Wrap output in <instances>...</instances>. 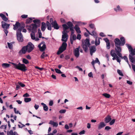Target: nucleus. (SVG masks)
Here are the masks:
<instances>
[{"mask_svg": "<svg viewBox=\"0 0 135 135\" xmlns=\"http://www.w3.org/2000/svg\"><path fill=\"white\" fill-rule=\"evenodd\" d=\"M67 45V44L66 42H63L61 46L59 48L57 52V54L59 55L65 50L66 49Z\"/></svg>", "mask_w": 135, "mask_h": 135, "instance_id": "obj_7", "label": "nucleus"}, {"mask_svg": "<svg viewBox=\"0 0 135 135\" xmlns=\"http://www.w3.org/2000/svg\"><path fill=\"white\" fill-rule=\"evenodd\" d=\"M80 48V46L76 48L74 50V55L76 57H78L80 55L79 49Z\"/></svg>", "mask_w": 135, "mask_h": 135, "instance_id": "obj_12", "label": "nucleus"}, {"mask_svg": "<svg viewBox=\"0 0 135 135\" xmlns=\"http://www.w3.org/2000/svg\"><path fill=\"white\" fill-rule=\"evenodd\" d=\"M90 45L89 40L88 39L86 38L84 41H82L83 47L84 50L86 52L88 50V47Z\"/></svg>", "mask_w": 135, "mask_h": 135, "instance_id": "obj_5", "label": "nucleus"}, {"mask_svg": "<svg viewBox=\"0 0 135 135\" xmlns=\"http://www.w3.org/2000/svg\"><path fill=\"white\" fill-rule=\"evenodd\" d=\"M132 66L133 70L134 72L135 73V65L134 64H132Z\"/></svg>", "mask_w": 135, "mask_h": 135, "instance_id": "obj_58", "label": "nucleus"}, {"mask_svg": "<svg viewBox=\"0 0 135 135\" xmlns=\"http://www.w3.org/2000/svg\"><path fill=\"white\" fill-rule=\"evenodd\" d=\"M4 31L5 33L6 34V36H7V33H8V32L7 30V29H5L4 30Z\"/></svg>", "mask_w": 135, "mask_h": 135, "instance_id": "obj_60", "label": "nucleus"}, {"mask_svg": "<svg viewBox=\"0 0 135 135\" xmlns=\"http://www.w3.org/2000/svg\"><path fill=\"white\" fill-rule=\"evenodd\" d=\"M62 26L63 31L62 32V35L61 41L64 42H66L67 41L69 37L67 34L69 32V31L67 30L68 27L66 24L62 25Z\"/></svg>", "mask_w": 135, "mask_h": 135, "instance_id": "obj_2", "label": "nucleus"}, {"mask_svg": "<svg viewBox=\"0 0 135 135\" xmlns=\"http://www.w3.org/2000/svg\"><path fill=\"white\" fill-rule=\"evenodd\" d=\"M34 18L31 17L27 19L26 20V22L27 23H29L32 20V19Z\"/></svg>", "mask_w": 135, "mask_h": 135, "instance_id": "obj_45", "label": "nucleus"}, {"mask_svg": "<svg viewBox=\"0 0 135 135\" xmlns=\"http://www.w3.org/2000/svg\"><path fill=\"white\" fill-rule=\"evenodd\" d=\"M55 70L56 72V73L57 74H62V72L60 71V70L57 69H55Z\"/></svg>", "mask_w": 135, "mask_h": 135, "instance_id": "obj_44", "label": "nucleus"}, {"mask_svg": "<svg viewBox=\"0 0 135 135\" xmlns=\"http://www.w3.org/2000/svg\"><path fill=\"white\" fill-rule=\"evenodd\" d=\"M102 95L104 96L105 97L107 98H109L110 96V94L107 93H103L102 94Z\"/></svg>", "mask_w": 135, "mask_h": 135, "instance_id": "obj_39", "label": "nucleus"}, {"mask_svg": "<svg viewBox=\"0 0 135 135\" xmlns=\"http://www.w3.org/2000/svg\"><path fill=\"white\" fill-rule=\"evenodd\" d=\"M111 128L108 126H107L105 127V129L107 130H108L110 129Z\"/></svg>", "mask_w": 135, "mask_h": 135, "instance_id": "obj_62", "label": "nucleus"}, {"mask_svg": "<svg viewBox=\"0 0 135 135\" xmlns=\"http://www.w3.org/2000/svg\"><path fill=\"white\" fill-rule=\"evenodd\" d=\"M0 17H1L3 20L5 21H7L8 20V18L2 13H0Z\"/></svg>", "mask_w": 135, "mask_h": 135, "instance_id": "obj_27", "label": "nucleus"}, {"mask_svg": "<svg viewBox=\"0 0 135 135\" xmlns=\"http://www.w3.org/2000/svg\"><path fill=\"white\" fill-rule=\"evenodd\" d=\"M18 84L20 86L22 87H24L25 86V85L21 82H18Z\"/></svg>", "mask_w": 135, "mask_h": 135, "instance_id": "obj_52", "label": "nucleus"}, {"mask_svg": "<svg viewBox=\"0 0 135 135\" xmlns=\"http://www.w3.org/2000/svg\"><path fill=\"white\" fill-rule=\"evenodd\" d=\"M2 27V28L6 29L9 28L10 25L6 23L3 21H2L1 22Z\"/></svg>", "mask_w": 135, "mask_h": 135, "instance_id": "obj_13", "label": "nucleus"}, {"mask_svg": "<svg viewBox=\"0 0 135 135\" xmlns=\"http://www.w3.org/2000/svg\"><path fill=\"white\" fill-rule=\"evenodd\" d=\"M33 22L35 24H37L40 25V21L38 19H35L33 21Z\"/></svg>", "mask_w": 135, "mask_h": 135, "instance_id": "obj_35", "label": "nucleus"}, {"mask_svg": "<svg viewBox=\"0 0 135 135\" xmlns=\"http://www.w3.org/2000/svg\"><path fill=\"white\" fill-rule=\"evenodd\" d=\"M96 50V47L95 46H91L90 47V53L91 56H92L93 53Z\"/></svg>", "mask_w": 135, "mask_h": 135, "instance_id": "obj_15", "label": "nucleus"}, {"mask_svg": "<svg viewBox=\"0 0 135 135\" xmlns=\"http://www.w3.org/2000/svg\"><path fill=\"white\" fill-rule=\"evenodd\" d=\"M27 48V52H30L34 48V45L31 42H29L27 45L26 46Z\"/></svg>", "mask_w": 135, "mask_h": 135, "instance_id": "obj_10", "label": "nucleus"}, {"mask_svg": "<svg viewBox=\"0 0 135 135\" xmlns=\"http://www.w3.org/2000/svg\"><path fill=\"white\" fill-rule=\"evenodd\" d=\"M46 27V24L44 22H42L41 23V30L43 31H44Z\"/></svg>", "mask_w": 135, "mask_h": 135, "instance_id": "obj_23", "label": "nucleus"}, {"mask_svg": "<svg viewBox=\"0 0 135 135\" xmlns=\"http://www.w3.org/2000/svg\"><path fill=\"white\" fill-rule=\"evenodd\" d=\"M1 128L4 129H6L7 128V125H3L1 126Z\"/></svg>", "mask_w": 135, "mask_h": 135, "instance_id": "obj_59", "label": "nucleus"}, {"mask_svg": "<svg viewBox=\"0 0 135 135\" xmlns=\"http://www.w3.org/2000/svg\"><path fill=\"white\" fill-rule=\"evenodd\" d=\"M106 126L105 124L103 122H100L98 126V129H100Z\"/></svg>", "mask_w": 135, "mask_h": 135, "instance_id": "obj_22", "label": "nucleus"}, {"mask_svg": "<svg viewBox=\"0 0 135 135\" xmlns=\"http://www.w3.org/2000/svg\"><path fill=\"white\" fill-rule=\"evenodd\" d=\"M14 110L15 113L16 114H19L21 115V113L19 112L18 110H16V109L15 108H14Z\"/></svg>", "mask_w": 135, "mask_h": 135, "instance_id": "obj_48", "label": "nucleus"}, {"mask_svg": "<svg viewBox=\"0 0 135 135\" xmlns=\"http://www.w3.org/2000/svg\"><path fill=\"white\" fill-rule=\"evenodd\" d=\"M13 29L15 30H16L18 28L17 30H18L19 29H21V31L22 28L25 27L24 25H21L18 22H17L15 25H13Z\"/></svg>", "mask_w": 135, "mask_h": 135, "instance_id": "obj_9", "label": "nucleus"}, {"mask_svg": "<svg viewBox=\"0 0 135 135\" xmlns=\"http://www.w3.org/2000/svg\"><path fill=\"white\" fill-rule=\"evenodd\" d=\"M28 15H22L21 17L23 18H25L27 17Z\"/></svg>", "mask_w": 135, "mask_h": 135, "instance_id": "obj_53", "label": "nucleus"}, {"mask_svg": "<svg viewBox=\"0 0 135 135\" xmlns=\"http://www.w3.org/2000/svg\"><path fill=\"white\" fill-rule=\"evenodd\" d=\"M74 28L77 33H81V32L80 30V28L77 25H76Z\"/></svg>", "mask_w": 135, "mask_h": 135, "instance_id": "obj_26", "label": "nucleus"}, {"mask_svg": "<svg viewBox=\"0 0 135 135\" xmlns=\"http://www.w3.org/2000/svg\"><path fill=\"white\" fill-rule=\"evenodd\" d=\"M7 45L8 48L10 49H12L13 48V45L12 43H10L8 42L7 43Z\"/></svg>", "mask_w": 135, "mask_h": 135, "instance_id": "obj_38", "label": "nucleus"}, {"mask_svg": "<svg viewBox=\"0 0 135 135\" xmlns=\"http://www.w3.org/2000/svg\"><path fill=\"white\" fill-rule=\"evenodd\" d=\"M120 41L119 39L117 38H116L114 40L115 46L116 47V49L121 48L120 46H123L125 43V39L123 37H121L120 38Z\"/></svg>", "mask_w": 135, "mask_h": 135, "instance_id": "obj_3", "label": "nucleus"}, {"mask_svg": "<svg viewBox=\"0 0 135 135\" xmlns=\"http://www.w3.org/2000/svg\"><path fill=\"white\" fill-rule=\"evenodd\" d=\"M49 124L52 125L53 127H57L58 125V123L57 122H55L53 121L50 120L49 122Z\"/></svg>", "mask_w": 135, "mask_h": 135, "instance_id": "obj_20", "label": "nucleus"}, {"mask_svg": "<svg viewBox=\"0 0 135 135\" xmlns=\"http://www.w3.org/2000/svg\"><path fill=\"white\" fill-rule=\"evenodd\" d=\"M122 59H124V60L126 61L127 62V63L128 64V59L127 57L126 56H124L122 58Z\"/></svg>", "mask_w": 135, "mask_h": 135, "instance_id": "obj_47", "label": "nucleus"}, {"mask_svg": "<svg viewBox=\"0 0 135 135\" xmlns=\"http://www.w3.org/2000/svg\"><path fill=\"white\" fill-rule=\"evenodd\" d=\"M9 63L13 65L14 67L17 69L24 71L27 70L25 65L23 64H21L19 62L18 64H17L12 62Z\"/></svg>", "mask_w": 135, "mask_h": 135, "instance_id": "obj_4", "label": "nucleus"}, {"mask_svg": "<svg viewBox=\"0 0 135 135\" xmlns=\"http://www.w3.org/2000/svg\"><path fill=\"white\" fill-rule=\"evenodd\" d=\"M76 39V36L75 35H73L71 36L70 38V43L71 44H73V41Z\"/></svg>", "mask_w": 135, "mask_h": 135, "instance_id": "obj_21", "label": "nucleus"}, {"mask_svg": "<svg viewBox=\"0 0 135 135\" xmlns=\"http://www.w3.org/2000/svg\"><path fill=\"white\" fill-rule=\"evenodd\" d=\"M66 112V110L65 109H61L59 111V112L60 113H64Z\"/></svg>", "mask_w": 135, "mask_h": 135, "instance_id": "obj_51", "label": "nucleus"}, {"mask_svg": "<svg viewBox=\"0 0 135 135\" xmlns=\"http://www.w3.org/2000/svg\"><path fill=\"white\" fill-rule=\"evenodd\" d=\"M27 51V48L26 46H25L23 47L22 49L20 51L19 53L20 54H25L26 52Z\"/></svg>", "mask_w": 135, "mask_h": 135, "instance_id": "obj_18", "label": "nucleus"}, {"mask_svg": "<svg viewBox=\"0 0 135 135\" xmlns=\"http://www.w3.org/2000/svg\"><path fill=\"white\" fill-rule=\"evenodd\" d=\"M95 44L96 46L99 45L100 43V39L101 38H97V37H95Z\"/></svg>", "mask_w": 135, "mask_h": 135, "instance_id": "obj_25", "label": "nucleus"}, {"mask_svg": "<svg viewBox=\"0 0 135 135\" xmlns=\"http://www.w3.org/2000/svg\"><path fill=\"white\" fill-rule=\"evenodd\" d=\"M74 27L73 28H70V30L71 31V35H74V33L75 31L74 30Z\"/></svg>", "mask_w": 135, "mask_h": 135, "instance_id": "obj_49", "label": "nucleus"}, {"mask_svg": "<svg viewBox=\"0 0 135 135\" xmlns=\"http://www.w3.org/2000/svg\"><path fill=\"white\" fill-rule=\"evenodd\" d=\"M115 51L117 55L119 57L121 58L123 57V56L120 52H121L122 50L121 48H119V49H116V48H115Z\"/></svg>", "mask_w": 135, "mask_h": 135, "instance_id": "obj_14", "label": "nucleus"}, {"mask_svg": "<svg viewBox=\"0 0 135 135\" xmlns=\"http://www.w3.org/2000/svg\"><path fill=\"white\" fill-rule=\"evenodd\" d=\"M51 24L52 26L55 29L58 30L59 28V27L58 26L56 21H54V22H51Z\"/></svg>", "mask_w": 135, "mask_h": 135, "instance_id": "obj_16", "label": "nucleus"}, {"mask_svg": "<svg viewBox=\"0 0 135 135\" xmlns=\"http://www.w3.org/2000/svg\"><path fill=\"white\" fill-rule=\"evenodd\" d=\"M89 34L93 36L95 38L97 37V34L94 31H92L91 33H90V34Z\"/></svg>", "mask_w": 135, "mask_h": 135, "instance_id": "obj_34", "label": "nucleus"}, {"mask_svg": "<svg viewBox=\"0 0 135 135\" xmlns=\"http://www.w3.org/2000/svg\"><path fill=\"white\" fill-rule=\"evenodd\" d=\"M22 62L25 64H27L29 63V61L26 59L23 58L22 60Z\"/></svg>", "mask_w": 135, "mask_h": 135, "instance_id": "obj_42", "label": "nucleus"}, {"mask_svg": "<svg viewBox=\"0 0 135 135\" xmlns=\"http://www.w3.org/2000/svg\"><path fill=\"white\" fill-rule=\"evenodd\" d=\"M103 40L106 43V47L107 49H109L110 48V44L109 40L107 38H104Z\"/></svg>", "mask_w": 135, "mask_h": 135, "instance_id": "obj_17", "label": "nucleus"}, {"mask_svg": "<svg viewBox=\"0 0 135 135\" xmlns=\"http://www.w3.org/2000/svg\"><path fill=\"white\" fill-rule=\"evenodd\" d=\"M126 45L130 53L129 55V60L132 63L135 64V59L134 56L135 55V48L133 49L131 46L128 44H126Z\"/></svg>", "mask_w": 135, "mask_h": 135, "instance_id": "obj_1", "label": "nucleus"}, {"mask_svg": "<svg viewBox=\"0 0 135 135\" xmlns=\"http://www.w3.org/2000/svg\"><path fill=\"white\" fill-rule=\"evenodd\" d=\"M47 28L49 30H51V25H49L47 26Z\"/></svg>", "mask_w": 135, "mask_h": 135, "instance_id": "obj_63", "label": "nucleus"}, {"mask_svg": "<svg viewBox=\"0 0 135 135\" xmlns=\"http://www.w3.org/2000/svg\"><path fill=\"white\" fill-rule=\"evenodd\" d=\"M14 132L12 130H11L10 131H7V135H13Z\"/></svg>", "mask_w": 135, "mask_h": 135, "instance_id": "obj_41", "label": "nucleus"}, {"mask_svg": "<svg viewBox=\"0 0 135 135\" xmlns=\"http://www.w3.org/2000/svg\"><path fill=\"white\" fill-rule=\"evenodd\" d=\"M76 38L77 39L80 40L81 38V35L80 34H78Z\"/></svg>", "mask_w": 135, "mask_h": 135, "instance_id": "obj_56", "label": "nucleus"}, {"mask_svg": "<svg viewBox=\"0 0 135 135\" xmlns=\"http://www.w3.org/2000/svg\"><path fill=\"white\" fill-rule=\"evenodd\" d=\"M38 47L41 51H43L45 50L46 48V46L45 42L44 41L42 42L41 44H39Z\"/></svg>", "mask_w": 135, "mask_h": 135, "instance_id": "obj_11", "label": "nucleus"}, {"mask_svg": "<svg viewBox=\"0 0 135 135\" xmlns=\"http://www.w3.org/2000/svg\"><path fill=\"white\" fill-rule=\"evenodd\" d=\"M89 26L91 28L95 29V28H94V24H90L89 25Z\"/></svg>", "mask_w": 135, "mask_h": 135, "instance_id": "obj_55", "label": "nucleus"}, {"mask_svg": "<svg viewBox=\"0 0 135 135\" xmlns=\"http://www.w3.org/2000/svg\"><path fill=\"white\" fill-rule=\"evenodd\" d=\"M10 65L7 63H3L2 64V66L4 68H6L9 67Z\"/></svg>", "mask_w": 135, "mask_h": 135, "instance_id": "obj_36", "label": "nucleus"}, {"mask_svg": "<svg viewBox=\"0 0 135 135\" xmlns=\"http://www.w3.org/2000/svg\"><path fill=\"white\" fill-rule=\"evenodd\" d=\"M60 21L62 23H66V22H65V20L63 18H61L60 19Z\"/></svg>", "mask_w": 135, "mask_h": 135, "instance_id": "obj_61", "label": "nucleus"}, {"mask_svg": "<svg viewBox=\"0 0 135 135\" xmlns=\"http://www.w3.org/2000/svg\"><path fill=\"white\" fill-rule=\"evenodd\" d=\"M111 119L110 116L108 115L105 118V121L106 123H108L110 121Z\"/></svg>", "mask_w": 135, "mask_h": 135, "instance_id": "obj_29", "label": "nucleus"}, {"mask_svg": "<svg viewBox=\"0 0 135 135\" xmlns=\"http://www.w3.org/2000/svg\"><path fill=\"white\" fill-rule=\"evenodd\" d=\"M88 76L90 77H93V74L91 72H90L88 74Z\"/></svg>", "mask_w": 135, "mask_h": 135, "instance_id": "obj_54", "label": "nucleus"}, {"mask_svg": "<svg viewBox=\"0 0 135 135\" xmlns=\"http://www.w3.org/2000/svg\"><path fill=\"white\" fill-rule=\"evenodd\" d=\"M95 63H98L99 65L100 64V63L98 59L97 58H96L95 60L94 61V60H93L91 62V64L92 65L94 66Z\"/></svg>", "mask_w": 135, "mask_h": 135, "instance_id": "obj_24", "label": "nucleus"}, {"mask_svg": "<svg viewBox=\"0 0 135 135\" xmlns=\"http://www.w3.org/2000/svg\"><path fill=\"white\" fill-rule=\"evenodd\" d=\"M115 119H113L112 120H111L109 123V124L110 125H113L115 122Z\"/></svg>", "mask_w": 135, "mask_h": 135, "instance_id": "obj_50", "label": "nucleus"}, {"mask_svg": "<svg viewBox=\"0 0 135 135\" xmlns=\"http://www.w3.org/2000/svg\"><path fill=\"white\" fill-rule=\"evenodd\" d=\"M114 11L117 12L122 11V9L120 8L119 5H118L117 7L114 8Z\"/></svg>", "mask_w": 135, "mask_h": 135, "instance_id": "obj_31", "label": "nucleus"}, {"mask_svg": "<svg viewBox=\"0 0 135 135\" xmlns=\"http://www.w3.org/2000/svg\"><path fill=\"white\" fill-rule=\"evenodd\" d=\"M67 25H67V26L68 27V29L69 28L70 29V28H73V25L72 23L70 21H69L67 22Z\"/></svg>", "mask_w": 135, "mask_h": 135, "instance_id": "obj_28", "label": "nucleus"}, {"mask_svg": "<svg viewBox=\"0 0 135 135\" xmlns=\"http://www.w3.org/2000/svg\"><path fill=\"white\" fill-rule=\"evenodd\" d=\"M53 104V102L52 100H50L49 103V105L50 106H52Z\"/></svg>", "mask_w": 135, "mask_h": 135, "instance_id": "obj_57", "label": "nucleus"}, {"mask_svg": "<svg viewBox=\"0 0 135 135\" xmlns=\"http://www.w3.org/2000/svg\"><path fill=\"white\" fill-rule=\"evenodd\" d=\"M29 96V95L27 93H26L24 94L23 95V97H28Z\"/></svg>", "mask_w": 135, "mask_h": 135, "instance_id": "obj_64", "label": "nucleus"}, {"mask_svg": "<svg viewBox=\"0 0 135 135\" xmlns=\"http://www.w3.org/2000/svg\"><path fill=\"white\" fill-rule=\"evenodd\" d=\"M117 72L119 75L122 76H123V74L120 70L118 69L117 70Z\"/></svg>", "mask_w": 135, "mask_h": 135, "instance_id": "obj_46", "label": "nucleus"}, {"mask_svg": "<svg viewBox=\"0 0 135 135\" xmlns=\"http://www.w3.org/2000/svg\"><path fill=\"white\" fill-rule=\"evenodd\" d=\"M27 30L31 32H36L37 31V26L36 24L32 23L27 26Z\"/></svg>", "mask_w": 135, "mask_h": 135, "instance_id": "obj_6", "label": "nucleus"}, {"mask_svg": "<svg viewBox=\"0 0 135 135\" xmlns=\"http://www.w3.org/2000/svg\"><path fill=\"white\" fill-rule=\"evenodd\" d=\"M48 56V55L47 54H45V52H44L42 55L41 56V58L42 59H44L45 57Z\"/></svg>", "mask_w": 135, "mask_h": 135, "instance_id": "obj_40", "label": "nucleus"}, {"mask_svg": "<svg viewBox=\"0 0 135 135\" xmlns=\"http://www.w3.org/2000/svg\"><path fill=\"white\" fill-rule=\"evenodd\" d=\"M21 29H19L18 30H17L16 35L17 39L19 42H22L23 40V37L21 32Z\"/></svg>", "mask_w": 135, "mask_h": 135, "instance_id": "obj_8", "label": "nucleus"}, {"mask_svg": "<svg viewBox=\"0 0 135 135\" xmlns=\"http://www.w3.org/2000/svg\"><path fill=\"white\" fill-rule=\"evenodd\" d=\"M110 54L112 57L116 56L117 57H118V56L117 55V54L115 52L114 50H112L111 51Z\"/></svg>", "mask_w": 135, "mask_h": 135, "instance_id": "obj_30", "label": "nucleus"}, {"mask_svg": "<svg viewBox=\"0 0 135 135\" xmlns=\"http://www.w3.org/2000/svg\"><path fill=\"white\" fill-rule=\"evenodd\" d=\"M112 58V60H116L120 64V62L121 61L120 58L118 56V57H117L116 56H114Z\"/></svg>", "mask_w": 135, "mask_h": 135, "instance_id": "obj_32", "label": "nucleus"}, {"mask_svg": "<svg viewBox=\"0 0 135 135\" xmlns=\"http://www.w3.org/2000/svg\"><path fill=\"white\" fill-rule=\"evenodd\" d=\"M41 104L43 106L44 109L45 111H47L48 110V107L46 104L43 103H41Z\"/></svg>", "mask_w": 135, "mask_h": 135, "instance_id": "obj_33", "label": "nucleus"}, {"mask_svg": "<svg viewBox=\"0 0 135 135\" xmlns=\"http://www.w3.org/2000/svg\"><path fill=\"white\" fill-rule=\"evenodd\" d=\"M36 32H31V38L33 40H35L36 41H38L39 40V39L37 38H36L35 33Z\"/></svg>", "mask_w": 135, "mask_h": 135, "instance_id": "obj_19", "label": "nucleus"}, {"mask_svg": "<svg viewBox=\"0 0 135 135\" xmlns=\"http://www.w3.org/2000/svg\"><path fill=\"white\" fill-rule=\"evenodd\" d=\"M38 37L39 38H41L42 37V34L40 29H38Z\"/></svg>", "mask_w": 135, "mask_h": 135, "instance_id": "obj_37", "label": "nucleus"}, {"mask_svg": "<svg viewBox=\"0 0 135 135\" xmlns=\"http://www.w3.org/2000/svg\"><path fill=\"white\" fill-rule=\"evenodd\" d=\"M31 100V99L30 98H24V101L26 103L30 102Z\"/></svg>", "mask_w": 135, "mask_h": 135, "instance_id": "obj_43", "label": "nucleus"}]
</instances>
